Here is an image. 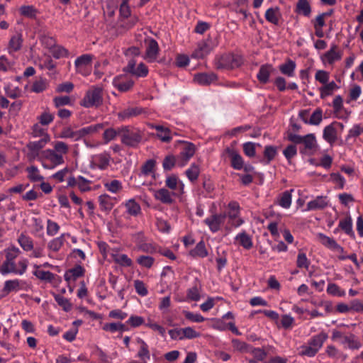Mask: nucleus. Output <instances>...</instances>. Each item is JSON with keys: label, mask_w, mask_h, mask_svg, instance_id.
I'll use <instances>...</instances> for the list:
<instances>
[{"label": "nucleus", "mask_w": 363, "mask_h": 363, "mask_svg": "<svg viewBox=\"0 0 363 363\" xmlns=\"http://www.w3.org/2000/svg\"><path fill=\"white\" fill-rule=\"evenodd\" d=\"M328 338V335L324 331L312 336L306 344L300 347L299 354L308 357H315Z\"/></svg>", "instance_id": "1"}, {"label": "nucleus", "mask_w": 363, "mask_h": 363, "mask_svg": "<svg viewBox=\"0 0 363 363\" xmlns=\"http://www.w3.org/2000/svg\"><path fill=\"white\" fill-rule=\"evenodd\" d=\"M104 102L103 89L98 86H91L79 101V105L86 108L100 107Z\"/></svg>", "instance_id": "2"}, {"label": "nucleus", "mask_w": 363, "mask_h": 363, "mask_svg": "<svg viewBox=\"0 0 363 363\" xmlns=\"http://www.w3.org/2000/svg\"><path fill=\"white\" fill-rule=\"evenodd\" d=\"M119 136L123 144L131 147H137L143 138L142 133L138 129L129 125L119 128Z\"/></svg>", "instance_id": "3"}, {"label": "nucleus", "mask_w": 363, "mask_h": 363, "mask_svg": "<svg viewBox=\"0 0 363 363\" xmlns=\"http://www.w3.org/2000/svg\"><path fill=\"white\" fill-rule=\"evenodd\" d=\"M131 10L128 5V0H123L119 8V23L121 28L126 30L132 28L138 22L136 16H130Z\"/></svg>", "instance_id": "4"}, {"label": "nucleus", "mask_w": 363, "mask_h": 363, "mask_svg": "<svg viewBox=\"0 0 363 363\" xmlns=\"http://www.w3.org/2000/svg\"><path fill=\"white\" fill-rule=\"evenodd\" d=\"M177 143H180L182 145L179 154L177 157V165L182 167L193 157L196 151V145L191 142L178 140Z\"/></svg>", "instance_id": "5"}, {"label": "nucleus", "mask_w": 363, "mask_h": 363, "mask_svg": "<svg viewBox=\"0 0 363 363\" xmlns=\"http://www.w3.org/2000/svg\"><path fill=\"white\" fill-rule=\"evenodd\" d=\"M217 44L213 41L211 37H208L206 39L200 41L197 48L192 53V57L196 59H203L216 47Z\"/></svg>", "instance_id": "6"}, {"label": "nucleus", "mask_w": 363, "mask_h": 363, "mask_svg": "<svg viewBox=\"0 0 363 363\" xmlns=\"http://www.w3.org/2000/svg\"><path fill=\"white\" fill-rule=\"evenodd\" d=\"M50 140L40 139L35 141H30L26 144L28 149L27 156L30 160L40 159L41 150L46 146Z\"/></svg>", "instance_id": "7"}, {"label": "nucleus", "mask_w": 363, "mask_h": 363, "mask_svg": "<svg viewBox=\"0 0 363 363\" xmlns=\"http://www.w3.org/2000/svg\"><path fill=\"white\" fill-rule=\"evenodd\" d=\"M228 212L226 218L228 217L232 221L231 225L235 228L239 227L243 223V220L239 218L240 214V206L238 201H231L228 204Z\"/></svg>", "instance_id": "8"}, {"label": "nucleus", "mask_w": 363, "mask_h": 363, "mask_svg": "<svg viewBox=\"0 0 363 363\" xmlns=\"http://www.w3.org/2000/svg\"><path fill=\"white\" fill-rule=\"evenodd\" d=\"M226 219V214L213 213L210 216L206 218L203 223L208 227L211 232L213 233H217L221 228Z\"/></svg>", "instance_id": "9"}, {"label": "nucleus", "mask_w": 363, "mask_h": 363, "mask_svg": "<svg viewBox=\"0 0 363 363\" xmlns=\"http://www.w3.org/2000/svg\"><path fill=\"white\" fill-rule=\"evenodd\" d=\"M93 58L94 56L91 54H84L78 57L74 61L77 72L84 76L88 75L89 71L87 68L91 67Z\"/></svg>", "instance_id": "10"}, {"label": "nucleus", "mask_w": 363, "mask_h": 363, "mask_svg": "<svg viewBox=\"0 0 363 363\" xmlns=\"http://www.w3.org/2000/svg\"><path fill=\"white\" fill-rule=\"evenodd\" d=\"M224 154L230 159V165L234 169L240 170L243 168L244 160L237 150L228 147L225 148Z\"/></svg>", "instance_id": "11"}, {"label": "nucleus", "mask_w": 363, "mask_h": 363, "mask_svg": "<svg viewBox=\"0 0 363 363\" xmlns=\"http://www.w3.org/2000/svg\"><path fill=\"white\" fill-rule=\"evenodd\" d=\"M135 61L132 59L128 61V63L123 70L126 72L130 73L131 74L137 77H145L148 74L147 67L143 62L140 63L138 67H135Z\"/></svg>", "instance_id": "12"}, {"label": "nucleus", "mask_w": 363, "mask_h": 363, "mask_svg": "<svg viewBox=\"0 0 363 363\" xmlns=\"http://www.w3.org/2000/svg\"><path fill=\"white\" fill-rule=\"evenodd\" d=\"M40 160H44L50 162L52 167L62 164L65 162L64 157L58 155L53 149H46L40 153Z\"/></svg>", "instance_id": "13"}, {"label": "nucleus", "mask_w": 363, "mask_h": 363, "mask_svg": "<svg viewBox=\"0 0 363 363\" xmlns=\"http://www.w3.org/2000/svg\"><path fill=\"white\" fill-rule=\"evenodd\" d=\"M339 125L342 128H343V124L341 123L335 122L327 126H325L323 129V139L328 142L330 145H333L337 140V130L335 125Z\"/></svg>", "instance_id": "14"}, {"label": "nucleus", "mask_w": 363, "mask_h": 363, "mask_svg": "<svg viewBox=\"0 0 363 363\" xmlns=\"http://www.w3.org/2000/svg\"><path fill=\"white\" fill-rule=\"evenodd\" d=\"M133 84L134 82L132 79L123 75L116 77L113 80V86L121 92L129 91Z\"/></svg>", "instance_id": "15"}, {"label": "nucleus", "mask_w": 363, "mask_h": 363, "mask_svg": "<svg viewBox=\"0 0 363 363\" xmlns=\"http://www.w3.org/2000/svg\"><path fill=\"white\" fill-rule=\"evenodd\" d=\"M174 192L169 191L166 188H161L154 191V197L156 200L164 204H172L174 203Z\"/></svg>", "instance_id": "16"}, {"label": "nucleus", "mask_w": 363, "mask_h": 363, "mask_svg": "<svg viewBox=\"0 0 363 363\" xmlns=\"http://www.w3.org/2000/svg\"><path fill=\"white\" fill-rule=\"evenodd\" d=\"M136 342L139 345L136 357L139 358L143 363H147V361L150 359V352L148 345L140 337H137Z\"/></svg>", "instance_id": "17"}, {"label": "nucleus", "mask_w": 363, "mask_h": 363, "mask_svg": "<svg viewBox=\"0 0 363 363\" xmlns=\"http://www.w3.org/2000/svg\"><path fill=\"white\" fill-rule=\"evenodd\" d=\"M275 71V69L270 64L262 65L257 74L258 81L263 84L269 82V77Z\"/></svg>", "instance_id": "18"}, {"label": "nucleus", "mask_w": 363, "mask_h": 363, "mask_svg": "<svg viewBox=\"0 0 363 363\" xmlns=\"http://www.w3.org/2000/svg\"><path fill=\"white\" fill-rule=\"evenodd\" d=\"M329 201L327 196H318L313 200L308 202L306 211H316L325 208L328 206Z\"/></svg>", "instance_id": "19"}, {"label": "nucleus", "mask_w": 363, "mask_h": 363, "mask_svg": "<svg viewBox=\"0 0 363 363\" xmlns=\"http://www.w3.org/2000/svg\"><path fill=\"white\" fill-rule=\"evenodd\" d=\"M159 54V45L157 42L151 39L147 44L146 52H145V59L149 62H153L157 60V55Z\"/></svg>", "instance_id": "20"}, {"label": "nucleus", "mask_w": 363, "mask_h": 363, "mask_svg": "<svg viewBox=\"0 0 363 363\" xmlns=\"http://www.w3.org/2000/svg\"><path fill=\"white\" fill-rule=\"evenodd\" d=\"M114 200L113 197L108 194L100 195L98 198L100 210L108 213L115 205Z\"/></svg>", "instance_id": "21"}, {"label": "nucleus", "mask_w": 363, "mask_h": 363, "mask_svg": "<svg viewBox=\"0 0 363 363\" xmlns=\"http://www.w3.org/2000/svg\"><path fill=\"white\" fill-rule=\"evenodd\" d=\"M215 65L217 69H231L234 67V56L225 54L216 59Z\"/></svg>", "instance_id": "22"}, {"label": "nucleus", "mask_w": 363, "mask_h": 363, "mask_svg": "<svg viewBox=\"0 0 363 363\" xmlns=\"http://www.w3.org/2000/svg\"><path fill=\"white\" fill-rule=\"evenodd\" d=\"M325 20L326 14H319L311 21L315 30V35L318 38L324 37L325 34L323 28L326 25Z\"/></svg>", "instance_id": "23"}, {"label": "nucleus", "mask_w": 363, "mask_h": 363, "mask_svg": "<svg viewBox=\"0 0 363 363\" xmlns=\"http://www.w3.org/2000/svg\"><path fill=\"white\" fill-rule=\"evenodd\" d=\"M85 269L80 264L75 266L65 272L64 274L65 280L67 282L75 281L77 278L84 275Z\"/></svg>", "instance_id": "24"}, {"label": "nucleus", "mask_w": 363, "mask_h": 363, "mask_svg": "<svg viewBox=\"0 0 363 363\" xmlns=\"http://www.w3.org/2000/svg\"><path fill=\"white\" fill-rule=\"evenodd\" d=\"M325 354L330 359L340 360L344 362L347 358V355L339 350L333 345H328L325 349Z\"/></svg>", "instance_id": "25"}, {"label": "nucleus", "mask_w": 363, "mask_h": 363, "mask_svg": "<svg viewBox=\"0 0 363 363\" xmlns=\"http://www.w3.org/2000/svg\"><path fill=\"white\" fill-rule=\"evenodd\" d=\"M23 283V281L17 279L6 281L4 282V286L2 289V296H7L9 293L12 291H18L22 289L21 284Z\"/></svg>", "instance_id": "26"}, {"label": "nucleus", "mask_w": 363, "mask_h": 363, "mask_svg": "<svg viewBox=\"0 0 363 363\" xmlns=\"http://www.w3.org/2000/svg\"><path fill=\"white\" fill-rule=\"evenodd\" d=\"M152 128L157 130V137L162 142L169 143L172 139V134L170 129L160 125H152Z\"/></svg>", "instance_id": "27"}, {"label": "nucleus", "mask_w": 363, "mask_h": 363, "mask_svg": "<svg viewBox=\"0 0 363 363\" xmlns=\"http://www.w3.org/2000/svg\"><path fill=\"white\" fill-rule=\"evenodd\" d=\"M279 147L274 145H266L263 152L264 158L260 162L264 164H269L278 155Z\"/></svg>", "instance_id": "28"}, {"label": "nucleus", "mask_w": 363, "mask_h": 363, "mask_svg": "<svg viewBox=\"0 0 363 363\" xmlns=\"http://www.w3.org/2000/svg\"><path fill=\"white\" fill-rule=\"evenodd\" d=\"M340 343L350 350H359L362 346L358 337L353 333L345 335Z\"/></svg>", "instance_id": "29"}, {"label": "nucleus", "mask_w": 363, "mask_h": 363, "mask_svg": "<svg viewBox=\"0 0 363 363\" xmlns=\"http://www.w3.org/2000/svg\"><path fill=\"white\" fill-rule=\"evenodd\" d=\"M123 205L126 213L131 216L136 217L141 213V207L134 199H128Z\"/></svg>", "instance_id": "30"}, {"label": "nucleus", "mask_w": 363, "mask_h": 363, "mask_svg": "<svg viewBox=\"0 0 363 363\" xmlns=\"http://www.w3.org/2000/svg\"><path fill=\"white\" fill-rule=\"evenodd\" d=\"M281 16L280 9L277 6L268 9L264 14L266 20L276 26L279 25Z\"/></svg>", "instance_id": "31"}, {"label": "nucleus", "mask_w": 363, "mask_h": 363, "mask_svg": "<svg viewBox=\"0 0 363 363\" xmlns=\"http://www.w3.org/2000/svg\"><path fill=\"white\" fill-rule=\"evenodd\" d=\"M296 67V62L291 59H287L284 63L279 65V69L281 74L292 77L294 76Z\"/></svg>", "instance_id": "32"}, {"label": "nucleus", "mask_w": 363, "mask_h": 363, "mask_svg": "<svg viewBox=\"0 0 363 363\" xmlns=\"http://www.w3.org/2000/svg\"><path fill=\"white\" fill-rule=\"evenodd\" d=\"M194 81L201 85H208L217 79V76L213 73H199L194 75Z\"/></svg>", "instance_id": "33"}, {"label": "nucleus", "mask_w": 363, "mask_h": 363, "mask_svg": "<svg viewBox=\"0 0 363 363\" xmlns=\"http://www.w3.org/2000/svg\"><path fill=\"white\" fill-rule=\"evenodd\" d=\"M23 37L21 33L13 35L9 43L8 50L9 53L15 52L21 50L23 45Z\"/></svg>", "instance_id": "34"}, {"label": "nucleus", "mask_w": 363, "mask_h": 363, "mask_svg": "<svg viewBox=\"0 0 363 363\" xmlns=\"http://www.w3.org/2000/svg\"><path fill=\"white\" fill-rule=\"evenodd\" d=\"M235 240L238 241L240 245L245 250H250L253 246L252 238L245 231L238 233Z\"/></svg>", "instance_id": "35"}, {"label": "nucleus", "mask_w": 363, "mask_h": 363, "mask_svg": "<svg viewBox=\"0 0 363 363\" xmlns=\"http://www.w3.org/2000/svg\"><path fill=\"white\" fill-rule=\"evenodd\" d=\"M142 113V109L138 107H128L120 111L118 113V117L121 121L129 119L132 117L138 116Z\"/></svg>", "instance_id": "36"}, {"label": "nucleus", "mask_w": 363, "mask_h": 363, "mask_svg": "<svg viewBox=\"0 0 363 363\" xmlns=\"http://www.w3.org/2000/svg\"><path fill=\"white\" fill-rule=\"evenodd\" d=\"M32 138H40V139H46L50 140V135L48 134L46 129L41 127V125L39 123H35L31 128V133Z\"/></svg>", "instance_id": "37"}, {"label": "nucleus", "mask_w": 363, "mask_h": 363, "mask_svg": "<svg viewBox=\"0 0 363 363\" xmlns=\"http://www.w3.org/2000/svg\"><path fill=\"white\" fill-rule=\"evenodd\" d=\"M65 234H61L59 237L51 240L48 244V250L52 252H58L64 245L65 242Z\"/></svg>", "instance_id": "38"}, {"label": "nucleus", "mask_w": 363, "mask_h": 363, "mask_svg": "<svg viewBox=\"0 0 363 363\" xmlns=\"http://www.w3.org/2000/svg\"><path fill=\"white\" fill-rule=\"evenodd\" d=\"M27 177L31 182H42L44 177L40 174V170L36 166L32 165L26 167Z\"/></svg>", "instance_id": "39"}, {"label": "nucleus", "mask_w": 363, "mask_h": 363, "mask_svg": "<svg viewBox=\"0 0 363 363\" xmlns=\"http://www.w3.org/2000/svg\"><path fill=\"white\" fill-rule=\"evenodd\" d=\"M339 89V86L336 84L334 81L328 82L323 86L319 88L320 96L322 99L325 97L330 96L333 94L334 91Z\"/></svg>", "instance_id": "40"}, {"label": "nucleus", "mask_w": 363, "mask_h": 363, "mask_svg": "<svg viewBox=\"0 0 363 363\" xmlns=\"http://www.w3.org/2000/svg\"><path fill=\"white\" fill-rule=\"evenodd\" d=\"M338 227L342 230L347 235L354 238V233L352 230V220L351 217H347L341 219L339 222Z\"/></svg>", "instance_id": "41"}, {"label": "nucleus", "mask_w": 363, "mask_h": 363, "mask_svg": "<svg viewBox=\"0 0 363 363\" xmlns=\"http://www.w3.org/2000/svg\"><path fill=\"white\" fill-rule=\"evenodd\" d=\"M293 189L285 191L279 195L277 199V203L284 208H289L291 205Z\"/></svg>", "instance_id": "42"}, {"label": "nucleus", "mask_w": 363, "mask_h": 363, "mask_svg": "<svg viewBox=\"0 0 363 363\" xmlns=\"http://www.w3.org/2000/svg\"><path fill=\"white\" fill-rule=\"evenodd\" d=\"M34 267L36 268V270L33 272V275L35 276L38 279L48 282H51L55 279V275L51 272L40 270L39 269L40 266L37 264H35Z\"/></svg>", "instance_id": "43"}, {"label": "nucleus", "mask_w": 363, "mask_h": 363, "mask_svg": "<svg viewBox=\"0 0 363 363\" xmlns=\"http://www.w3.org/2000/svg\"><path fill=\"white\" fill-rule=\"evenodd\" d=\"M185 174L191 182H195L200 174L199 165L196 163L191 164L190 167L185 171Z\"/></svg>", "instance_id": "44"}, {"label": "nucleus", "mask_w": 363, "mask_h": 363, "mask_svg": "<svg viewBox=\"0 0 363 363\" xmlns=\"http://www.w3.org/2000/svg\"><path fill=\"white\" fill-rule=\"evenodd\" d=\"M317 238L323 245L333 251L338 244L333 238L321 233L317 234Z\"/></svg>", "instance_id": "45"}, {"label": "nucleus", "mask_w": 363, "mask_h": 363, "mask_svg": "<svg viewBox=\"0 0 363 363\" xmlns=\"http://www.w3.org/2000/svg\"><path fill=\"white\" fill-rule=\"evenodd\" d=\"M18 242L23 250L28 252L33 249V241L31 238L21 233L18 238Z\"/></svg>", "instance_id": "46"}, {"label": "nucleus", "mask_w": 363, "mask_h": 363, "mask_svg": "<svg viewBox=\"0 0 363 363\" xmlns=\"http://www.w3.org/2000/svg\"><path fill=\"white\" fill-rule=\"evenodd\" d=\"M16 266L15 261L9 260L6 258L5 261L2 263L0 267V272L3 275H6L10 273L16 274Z\"/></svg>", "instance_id": "47"}, {"label": "nucleus", "mask_w": 363, "mask_h": 363, "mask_svg": "<svg viewBox=\"0 0 363 363\" xmlns=\"http://www.w3.org/2000/svg\"><path fill=\"white\" fill-rule=\"evenodd\" d=\"M103 330L111 333H115L116 331H127L128 330V328L126 327L125 324L122 323H111L104 324Z\"/></svg>", "instance_id": "48"}, {"label": "nucleus", "mask_w": 363, "mask_h": 363, "mask_svg": "<svg viewBox=\"0 0 363 363\" xmlns=\"http://www.w3.org/2000/svg\"><path fill=\"white\" fill-rule=\"evenodd\" d=\"M55 118L54 114L50 113L48 108L45 109L40 115L37 117L38 123L41 125H48L52 123Z\"/></svg>", "instance_id": "49"}, {"label": "nucleus", "mask_w": 363, "mask_h": 363, "mask_svg": "<svg viewBox=\"0 0 363 363\" xmlns=\"http://www.w3.org/2000/svg\"><path fill=\"white\" fill-rule=\"evenodd\" d=\"M190 255L193 257H206L208 255V252L203 241H200L194 249L191 250Z\"/></svg>", "instance_id": "50"}, {"label": "nucleus", "mask_w": 363, "mask_h": 363, "mask_svg": "<svg viewBox=\"0 0 363 363\" xmlns=\"http://www.w3.org/2000/svg\"><path fill=\"white\" fill-rule=\"evenodd\" d=\"M58 137L63 139L71 138L74 141L79 140L78 130L74 131L71 127L63 128Z\"/></svg>", "instance_id": "51"}, {"label": "nucleus", "mask_w": 363, "mask_h": 363, "mask_svg": "<svg viewBox=\"0 0 363 363\" xmlns=\"http://www.w3.org/2000/svg\"><path fill=\"white\" fill-rule=\"evenodd\" d=\"M298 13L305 16H309L311 13V7L308 0H298L296 4Z\"/></svg>", "instance_id": "52"}, {"label": "nucleus", "mask_w": 363, "mask_h": 363, "mask_svg": "<svg viewBox=\"0 0 363 363\" xmlns=\"http://www.w3.org/2000/svg\"><path fill=\"white\" fill-rule=\"evenodd\" d=\"M156 161L153 159L147 160L141 167V174L147 176L155 174Z\"/></svg>", "instance_id": "53"}, {"label": "nucleus", "mask_w": 363, "mask_h": 363, "mask_svg": "<svg viewBox=\"0 0 363 363\" xmlns=\"http://www.w3.org/2000/svg\"><path fill=\"white\" fill-rule=\"evenodd\" d=\"M113 258L116 263L122 267H130L133 264L132 259L125 254L113 255Z\"/></svg>", "instance_id": "54"}, {"label": "nucleus", "mask_w": 363, "mask_h": 363, "mask_svg": "<svg viewBox=\"0 0 363 363\" xmlns=\"http://www.w3.org/2000/svg\"><path fill=\"white\" fill-rule=\"evenodd\" d=\"M158 247L153 242H140L138 244V247L140 250L149 254L157 253Z\"/></svg>", "instance_id": "55"}, {"label": "nucleus", "mask_w": 363, "mask_h": 363, "mask_svg": "<svg viewBox=\"0 0 363 363\" xmlns=\"http://www.w3.org/2000/svg\"><path fill=\"white\" fill-rule=\"evenodd\" d=\"M180 185L183 188V183L179 181L178 177L175 174H171L166 178L165 185L167 187L172 190H175L178 185Z\"/></svg>", "instance_id": "56"}, {"label": "nucleus", "mask_w": 363, "mask_h": 363, "mask_svg": "<svg viewBox=\"0 0 363 363\" xmlns=\"http://www.w3.org/2000/svg\"><path fill=\"white\" fill-rule=\"evenodd\" d=\"M177 164V157L174 155H168L163 160L162 167L164 171H170Z\"/></svg>", "instance_id": "57"}, {"label": "nucleus", "mask_w": 363, "mask_h": 363, "mask_svg": "<svg viewBox=\"0 0 363 363\" xmlns=\"http://www.w3.org/2000/svg\"><path fill=\"white\" fill-rule=\"evenodd\" d=\"M302 143L306 150H312L315 149L317 146V142L315 135L313 133L308 134L303 136Z\"/></svg>", "instance_id": "58"}, {"label": "nucleus", "mask_w": 363, "mask_h": 363, "mask_svg": "<svg viewBox=\"0 0 363 363\" xmlns=\"http://www.w3.org/2000/svg\"><path fill=\"white\" fill-rule=\"evenodd\" d=\"M337 46L333 45L330 49L325 52V58L329 64H333L335 61H337L341 58V55L339 52H336Z\"/></svg>", "instance_id": "59"}, {"label": "nucleus", "mask_w": 363, "mask_h": 363, "mask_svg": "<svg viewBox=\"0 0 363 363\" xmlns=\"http://www.w3.org/2000/svg\"><path fill=\"white\" fill-rule=\"evenodd\" d=\"M19 11L21 15L30 18H35L38 13V10L33 6H22Z\"/></svg>", "instance_id": "60"}, {"label": "nucleus", "mask_w": 363, "mask_h": 363, "mask_svg": "<svg viewBox=\"0 0 363 363\" xmlns=\"http://www.w3.org/2000/svg\"><path fill=\"white\" fill-rule=\"evenodd\" d=\"M104 187L113 194H117L122 188V183L119 180L113 179L104 184Z\"/></svg>", "instance_id": "61"}, {"label": "nucleus", "mask_w": 363, "mask_h": 363, "mask_svg": "<svg viewBox=\"0 0 363 363\" xmlns=\"http://www.w3.org/2000/svg\"><path fill=\"white\" fill-rule=\"evenodd\" d=\"M53 150L58 155L63 157L69 152V146L63 141H55L53 145Z\"/></svg>", "instance_id": "62"}, {"label": "nucleus", "mask_w": 363, "mask_h": 363, "mask_svg": "<svg viewBox=\"0 0 363 363\" xmlns=\"http://www.w3.org/2000/svg\"><path fill=\"white\" fill-rule=\"evenodd\" d=\"M54 298L57 304L62 307L65 311L68 312L71 311L72 306L69 299L60 294L55 295Z\"/></svg>", "instance_id": "63"}, {"label": "nucleus", "mask_w": 363, "mask_h": 363, "mask_svg": "<svg viewBox=\"0 0 363 363\" xmlns=\"http://www.w3.org/2000/svg\"><path fill=\"white\" fill-rule=\"evenodd\" d=\"M52 101L55 107L57 108H60L64 106L72 104V100L69 96H55L53 98Z\"/></svg>", "instance_id": "64"}]
</instances>
